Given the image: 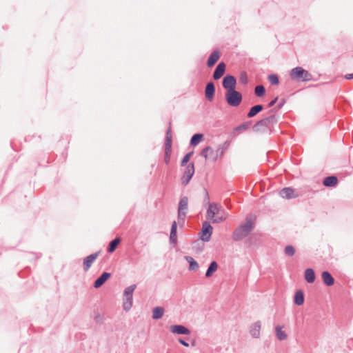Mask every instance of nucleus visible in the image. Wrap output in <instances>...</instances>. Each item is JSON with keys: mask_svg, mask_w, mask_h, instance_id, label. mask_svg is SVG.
<instances>
[{"mask_svg": "<svg viewBox=\"0 0 353 353\" xmlns=\"http://www.w3.org/2000/svg\"><path fill=\"white\" fill-rule=\"evenodd\" d=\"M277 122L278 119L276 115L270 114L256 122L252 126V130L257 133H264L272 128Z\"/></svg>", "mask_w": 353, "mask_h": 353, "instance_id": "1", "label": "nucleus"}, {"mask_svg": "<svg viewBox=\"0 0 353 353\" xmlns=\"http://www.w3.org/2000/svg\"><path fill=\"white\" fill-rule=\"evenodd\" d=\"M254 223L251 219H246V222L236 228L232 233V239L239 241L249 235L254 228Z\"/></svg>", "mask_w": 353, "mask_h": 353, "instance_id": "2", "label": "nucleus"}, {"mask_svg": "<svg viewBox=\"0 0 353 353\" xmlns=\"http://www.w3.org/2000/svg\"><path fill=\"white\" fill-rule=\"evenodd\" d=\"M290 77L292 79L301 81H309L312 79V75L302 67L294 68L290 72Z\"/></svg>", "mask_w": 353, "mask_h": 353, "instance_id": "3", "label": "nucleus"}, {"mask_svg": "<svg viewBox=\"0 0 353 353\" xmlns=\"http://www.w3.org/2000/svg\"><path fill=\"white\" fill-rule=\"evenodd\" d=\"M136 288L137 285L132 284L124 290L123 308L125 311H129L132 306L133 292Z\"/></svg>", "mask_w": 353, "mask_h": 353, "instance_id": "4", "label": "nucleus"}, {"mask_svg": "<svg viewBox=\"0 0 353 353\" xmlns=\"http://www.w3.org/2000/svg\"><path fill=\"white\" fill-rule=\"evenodd\" d=\"M225 100L228 104L232 107H237L242 101V94L236 89L225 92Z\"/></svg>", "mask_w": 353, "mask_h": 353, "instance_id": "5", "label": "nucleus"}, {"mask_svg": "<svg viewBox=\"0 0 353 353\" xmlns=\"http://www.w3.org/2000/svg\"><path fill=\"white\" fill-rule=\"evenodd\" d=\"M172 129L171 122L169 123V127L166 131L165 140V155L164 161L165 164H169L170 161V154L172 151Z\"/></svg>", "mask_w": 353, "mask_h": 353, "instance_id": "6", "label": "nucleus"}, {"mask_svg": "<svg viewBox=\"0 0 353 353\" xmlns=\"http://www.w3.org/2000/svg\"><path fill=\"white\" fill-rule=\"evenodd\" d=\"M194 163L193 162L190 163L185 168L183 175L181 179V183L186 186L194 174Z\"/></svg>", "mask_w": 353, "mask_h": 353, "instance_id": "7", "label": "nucleus"}, {"mask_svg": "<svg viewBox=\"0 0 353 353\" xmlns=\"http://www.w3.org/2000/svg\"><path fill=\"white\" fill-rule=\"evenodd\" d=\"M188 196H185L181 198L179 203V207H178V219H181L183 221L185 219V217L187 214L188 210Z\"/></svg>", "mask_w": 353, "mask_h": 353, "instance_id": "8", "label": "nucleus"}, {"mask_svg": "<svg viewBox=\"0 0 353 353\" xmlns=\"http://www.w3.org/2000/svg\"><path fill=\"white\" fill-rule=\"evenodd\" d=\"M212 231L213 228L210 223L207 221H204L202 224V228L201 231V239L204 242L209 241L212 236Z\"/></svg>", "mask_w": 353, "mask_h": 353, "instance_id": "9", "label": "nucleus"}, {"mask_svg": "<svg viewBox=\"0 0 353 353\" xmlns=\"http://www.w3.org/2000/svg\"><path fill=\"white\" fill-rule=\"evenodd\" d=\"M236 85V79L234 76L228 74L223 77L222 85L227 90L226 92L235 90Z\"/></svg>", "mask_w": 353, "mask_h": 353, "instance_id": "10", "label": "nucleus"}, {"mask_svg": "<svg viewBox=\"0 0 353 353\" xmlns=\"http://www.w3.org/2000/svg\"><path fill=\"white\" fill-rule=\"evenodd\" d=\"M230 145V142L229 141H225L223 144L219 145L215 151V155L213 157L212 161H216L219 158H221Z\"/></svg>", "mask_w": 353, "mask_h": 353, "instance_id": "11", "label": "nucleus"}, {"mask_svg": "<svg viewBox=\"0 0 353 353\" xmlns=\"http://www.w3.org/2000/svg\"><path fill=\"white\" fill-rule=\"evenodd\" d=\"M99 253H100V252H97L95 253H93V254L86 256L83 259V270L85 272H87L90 268L93 262L99 256Z\"/></svg>", "mask_w": 353, "mask_h": 353, "instance_id": "12", "label": "nucleus"}, {"mask_svg": "<svg viewBox=\"0 0 353 353\" xmlns=\"http://www.w3.org/2000/svg\"><path fill=\"white\" fill-rule=\"evenodd\" d=\"M226 65L224 62H220L216 67L214 73H213V79L214 80H219L221 79L225 72Z\"/></svg>", "mask_w": 353, "mask_h": 353, "instance_id": "13", "label": "nucleus"}, {"mask_svg": "<svg viewBox=\"0 0 353 353\" xmlns=\"http://www.w3.org/2000/svg\"><path fill=\"white\" fill-rule=\"evenodd\" d=\"M215 94V86L212 81L208 82L206 84L205 89V98L209 101H212L214 99V96Z\"/></svg>", "mask_w": 353, "mask_h": 353, "instance_id": "14", "label": "nucleus"}, {"mask_svg": "<svg viewBox=\"0 0 353 353\" xmlns=\"http://www.w3.org/2000/svg\"><path fill=\"white\" fill-rule=\"evenodd\" d=\"M111 277V273L104 272H103L94 282V287L99 288L102 286L106 281Z\"/></svg>", "mask_w": 353, "mask_h": 353, "instance_id": "15", "label": "nucleus"}, {"mask_svg": "<svg viewBox=\"0 0 353 353\" xmlns=\"http://www.w3.org/2000/svg\"><path fill=\"white\" fill-rule=\"evenodd\" d=\"M170 331L174 334L189 335L190 330L182 325H174L170 327Z\"/></svg>", "mask_w": 353, "mask_h": 353, "instance_id": "16", "label": "nucleus"}, {"mask_svg": "<svg viewBox=\"0 0 353 353\" xmlns=\"http://www.w3.org/2000/svg\"><path fill=\"white\" fill-rule=\"evenodd\" d=\"M279 194L282 198L287 199L296 198L298 196L297 194H294V190L290 187L283 188L279 192Z\"/></svg>", "mask_w": 353, "mask_h": 353, "instance_id": "17", "label": "nucleus"}, {"mask_svg": "<svg viewBox=\"0 0 353 353\" xmlns=\"http://www.w3.org/2000/svg\"><path fill=\"white\" fill-rule=\"evenodd\" d=\"M220 51L219 50H214L212 54L210 55L209 58L207 61V65L208 68H212L215 65L217 61L220 58Z\"/></svg>", "mask_w": 353, "mask_h": 353, "instance_id": "18", "label": "nucleus"}, {"mask_svg": "<svg viewBox=\"0 0 353 353\" xmlns=\"http://www.w3.org/2000/svg\"><path fill=\"white\" fill-rule=\"evenodd\" d=\"M261 327V323L259 321L252 324L250 329V333L251 336L256 339L259 338Z\"/></svg>", "mask_w": 353, "mask_h": 353, "instance_id": "19", "label": "nucleus"}, {"mask_svg": "<svg viewBox=\"0 0 353 353\" xmlns=\"http://www.w3.org/2000/svg\"><path fill=\"white\" fill-rule=\"evenodd\" d=\"M176 230H177V223L175 221H174L171 225L170 234V242L171 244H176L177 242Z\"/></svg>", "mask_w": 353, "mask_h": 353, "instance_id": "20", "label": "nucleus"}, {"mask_svg": "<svg viewBox=\"0 0 353 353\" xmlns=\"http://www.w3.org/2000/svg\"><path fill=\"white\" fill-rule=\"evenodd\" d=\"M321 276H322L323 281L325 285L332 286L334 285V279L329 272H327V271L323 272Z\"/></svg>", "mask_w": 353, "mask_h": 353, "instance_id": "21", "label": "nucleus"}, {"mask_svg": "<svg viewBox=\"0 0 353 353\" xmlns=\"http://www.w3.org/2000/svg\"><path fill=\"white\" fill-rule=\"evenodd\" d=\"M338 183V178L336 176H328L324 178L323 184L325 187H334Z\"/></svg>", "mask_w": 353, "mask_h": 353, "instance_id": "22", "label": "nucleus"}, {"mask_svg": "<svg viewBox=\"0 0 353 353\" xmlns=\"http://www.w3.org/2000/svg\"><path fill=\"white\" fill-rule=\"evenodd\" d=\"M304 276L307 283H314L316 279L314 270L312 268L306 269L305 271Z\"/></svg>", "mask_w": 353, "mask_h": 353, "instance_id": "23", "label": "nucleus"}, {"mask_svg": "<svg viewBox=\"0 0 353 353\" xmlns=\"http://www.w3.org/2000/svg\"><path fill=\"white\" fill-rule=\"evenodd\" d=\"M263 110V105L257 104L254 106H252L249 112H248L247 117L248 118H252L256 116L258 113H259L261 111Z\"/></svg>", "mask_w": 353, "mask_h": 353, "instance_id": "24", "label": "nucleus"}, {"mask_svg": "<svg viewBox=\"0 0 353 353\" xmlns=\"http://www.w3.org/2000/svg\"><path fill=\"white\" fill-rule=\"evenodd\" d=\"M185 261L189 263V270L191 271L198 270L199 265V263L190 256H185Z\"/></svg>", "mask_w": 353, "mask_h": 353, "instance_id": "25", "label": "nucleus"}, {"mask_svg": "<svg viewBox=\"0 0 353 353\" xmlns=\"http://www.w3.org/2000/svg\"><path fill=\"white\" fill-rule=\"evenodd\" d=\"M294 303L296 305H302L304 303V294L301 290H297L294 297Z\"/></svg>", "mask_w": 353, "mask_h": 353, "instance_id": "26", "label": "nucleus"}, {"mask_svg": "<svg viewBox=\"0 0 353 353\" xmlns=\"http://www.w3.org/2000/svg\"><path fill=\"white\" fill-rule=\"evenodd\" d=\"M282 329L283 326L281 325H276L275 327L276 336L279 341H284L288 338L287 334L285 331H283Z\"/></svg>", "mask_w": 353, "mask_h": 353, "instance_id": "27", "label": "nucleus"}, {"mask_svg": "<svg viewBox=\"0 0 353 353\" xmlns=\"http://www.w3.org/2000/svg\"><path fill=\"white\" fill-rule=\"evenodd\" d=\"M120 242H121V239L119 237H117V238L114 239L113 240H112L108 245V252L109 253L114 252L115 251V250L117 249V246L119 245V244L120 243Z\"/></svg>", "mask_w": 353, "mask_h": 353, "instance_id": "28", "label": "nucleus"}, {"mask_svg": "<svg viewBox=\"0 0 353 353\" xmlns=\"http://www.w3.org/2000/svg\"><path fill=\"white\" fill-rule=\"evenodd\" d=\"M203 139V134L201 133L194 134L190 139V145L194 147L198 145Z\"/></svg>", "mask_w": 353, "mask_h": 353, "instance_id": "29", "label": "nucleus"}, {"mask_svg": "<svg viewBox=\"0 0 353 353\" xmlns=\"http://www.w3.org/2000/svg\"><path fill=\"white\" fill-rule=\"evenodd\" d=\"M217 268H218L217 263L214 261H212L210 263V265L205 272V276L208 278L210 277L212 275V274L216 271Z\"/></svg>", "mask_w": 353, "mask_h": 353, "instance_id": "30", "label": "nucleus"}, {"mask_svg": "<svg viewBox=\"0 0 353 353\" xmlns=\"http://www.w3.org/2000/svg\"><path fill=\"white\" fill-rule=\"evenodd\" d=\"M164 312V309L161 307H156L152 310V319L157 320L161 319Z\"/></svg>", "mask_w": 353, "mask_h": 353, "instance_id": "31", "label": "nucleus"}, {"mask_svg": "<svg viewBox=\"0 0 353 353\" xmlns=\"http://www.w3.org/2000/svg\"><path fill=\"white\" fill-rule=\"evenodd\" d=\"M265 89L263 85H256L254 89V93L256 96L261 97L265 94Z\"/></svg>", "mask_w": 353, "mask_h": 353, "instance_id": "32", "label": "nucleus"}, {"mask_svg": "<svg viewBox=\"0 0 353 353\" xmlns=\"http://www.w3.org/2000/svg\"><path fill=\"white\" fill-rule=\"evenodd\" d=\"M210 152L211 154H213L214 153V151L212 150V148L210 147V146H207L205 148H204L201 151V156H202L203 157H204L205 159H207L208 158V156H209V154Z\"/></svg>", "mask_w": 353, "mask_h": 353, "instance_id": "33", "label": "nucleus"}, {"mask_svg": "<svg viewBox=\"0 0 353 353\" xmlns=\"http://www.w3.org/2000/svg\"><path fill=\"white\" fill-rule=\"evenodd\" d=\"M268 79L272 85H278L279 83V79L277 74H271L268 75Z\"/></svg>", "mask_w": 353, "mask_h": 353, "instance_id": "34", "label": "nucleus"}, {"mask_svg": "<svg viewBox=\"0 0 353 353\" xmlns=\"http://www.w3.org/2000/svg\"><path fill=\"white\" fill-rule=\"evenodd\" d=\"M284 253L287 256H292L295 254V249L292 245H288L285 248Z\"/></svg>", "mask_w": 353, "mask_h": 353, "instance_id": "35", "label": "nucleus"}, {"mask_svg": "<svg viewBox=\"0 0 353 353\" xmlns=\"http://www.w3.org/2000/svg\"><path fill=\"white\" fill-rule=\"evenodd\" d=\"M239 81L242 84H247L248 83V75L246 72L242 71L240 73Z\"/></svg>", "mask_w": 353, "mask_h": 353, "instance_id": "36", "label": "nucleus"}, {"mask_svg": "<svg viewBox=\"0 0 353 353\" xmlns=\"http://www.w3.org/2000/svg\"><path fill=\"white\" fill-rule=\"evenodd\" d=\"M192 154H193V152H190L187 153L183 157V158L182 159V160L181 161V166H185L186 165V163L190 161V159L191 156L192 155Z\"/></svg>", "mask_w": 353, "mask_h": 353, "instance_id": "37", "label": "nucleus"}, {"mask_svg": "<svg viewBox=\"0 0 353 353\" xmlns=\"http://www.w3.org/2000/svg\"><path fill=\"white\" fill-rule=\"evenodd\" d=\"M250 125V122H245L235 128L236 131L242 132L245 130Z\"/></svg>", "mask_w": 353, "mask_h": 353, "instance_id": "38", "label": "nucleus"}, {"mask_svg": "<svg viewBox=\"0 0 353 353\" xmlns=\"http://www.w3.org/2000/svg\"><path fill=\"white\" fill-rule=\"evenodd\" d=\"M203 192H204V199H203V205H210V196H209V194H208V192L207 190V189L204 188L203 189Z\"/></svg>", "mask_w": 353, "mask_h": 353, "instance_id": "39", "label": "nucleus"}, {"mask_svg": "<svg viewBox=\"0 0 353 353\" xmlns=\"http://www.w3.org/2000/svg\"><path fill=\"white\" fill-rule=\"evenodd\" d=\"M216 215L215 212L212 210V207L208 206L207 210L206 216L208 219L212 220V218Z\"/></svg>", "mask_w": 353, "mask_h": 353, "instance_id": "40", "label": "nucleus"}, {"mask_svg": "<svg viewBox=\"0 0 353 353\" xmlns=\"http://www.w3.org/2000/svg\"><path fill=\"white\" fill-rule=\"evenodd\" d=\"M225 219V217H224L223 216H219L217 214V215H215L214 216V218H212V222L213 223H219L223 222Z\"/></svg>", "mask_w": 353, "mask_h": 353, "instance_id": "41", "label": "nucleus"}, {"mask_svg": "<svg viewBox=\"0 0 353 353\" xmlns=\"http://www.w3.org/2000/svg\"><path fill=\"white\" fill-rule=\"evenodd\" d=\"M94 320L98 324H101L103 323V318L99 313L94 315Z\"/></svg>", "mask_w": 353, "mask_h": 353, "instance_id": "42", "label": "nucleus"}, {"mask_svg": "<svg viewBox=\"0 0 353 353\" xmlns=\"http://www.w3.org/2000/svg\"><path fill=\"white\" fill-rule=\"evenodd\" d=\"M210 207H212V210L215 212L216 215L219 214V208L218 206V204L216 203H212V204H210Z\"/></svg>", "mask_w": 353, "mask_h": 353, "instance_id": "43", "label": "nucleus"}, {"mask_svg": "<svg viewBox=\"0 0 353 353\" xmlns=\"http://www.w3.org/2000/svg\"><path fill=\"white\" fill-rule=\"evenodd\" d=\"M286 100L285 99H282L280 102L276 105L277 110H280L283 108L284 104L285 103Z\"/></svg>", "mask_w": 353, "mask_h": 353, "instance_id": "44", "label": "nucleus"}, {"mask_svg": "<svg viewBox=\"0 0 353 353\" xmlns=\"http://www.w3.org/2000/svg\"><path fill=\"white\" fill-rule=\"evenodd\" d=\"M278 101V97H275L274 99H272L268 105V108H272L275 105L276 101Z\"/></svg>", "mask_w": 353, "mask_h": 353, "instance_id": "45", "label": "nucleus"}, {"mask_svg": "<svg viewBox=\"0 0 353 353\" xmlns=\"http://www.w3.org/2000/svg\"><path fill=\"white\" fill-rule=\"evenodd\" d=\"M179 342L181 345H183V346H185V347H188V346H189V343H187L185 341H184V340H183V339H179Z\"/></svg>", "mask_w": 353, "mask_h": 353, "instance_id": "46", "label": "nucleus"}, {"mask_svg": "<svg viewBox=\"0 0 353 353\" xmlns=\"http://www.w3.org/2000/svg\"><path fill=\"white\" fill-rule=\"evenodd\" d=\"M277 108L276 107H274V108H272V110H270L269 111V113H270L271 114H274V113H276L277 112Z\"/></svg>", "mask_w": 353, "mask_h": 353, "instance_id": "47", "label": "nucleus"}, {"mask_svg": "<svg viewBox=\"0 0 353 353\" xmlns=\"http://www.w3.org/2000/svg\"><path fill=\"white\" fill-rule=\"evenodd\" d=\"M346 79H353V73L347 74L345 76Z\"/></svg>", "mask_w": 353, "mask_h": 353, "instance_id": "48", "label": "nucleus"}, {"mask_svg": "<svg viewBox=\"0 0 353 353\" xmlns=\"http://www.w3.org/2000/svg\"><path fill=\"white\" fill-rule=\"evenodd\" d=\"M209 155H210V157L212 159V158H213V157H214V155H215V152H214V153H213V154H211V153L210 152Z\"/></svg>", "mask_w": 353, "mask_h": 353, "instance_id": "49", "label": "nucleus"}]
</instances>
